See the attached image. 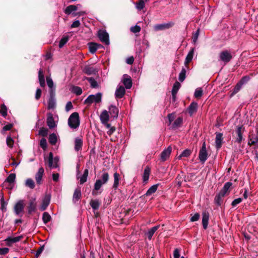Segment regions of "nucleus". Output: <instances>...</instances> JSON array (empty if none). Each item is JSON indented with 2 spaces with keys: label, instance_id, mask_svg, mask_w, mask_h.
<instances>
[{
  "label": "nucleus",
  "instance_id": "nucleus-8",
  "mask_svg": "<svg viewBox=\"0 0 258 258\" xmlns=\"http://www.w3.org/2000/svg\"><path fill=\"white\" fill-rule=\"evenodd\" d=\"M207 157L208 154L206 150V143L204 142L199 152V158L200 162L203 164L207 160Z\"/></svg>",
  "mask_w": 258,
  "mask_h": 258
},
{
  "label": "nucleus",
  "instance_id": "nucleus-3",
  "mask_svg": "<svg viewBox=\"0 0 258 258\" xmlns=\"http://www.w3.org/2000/svg\"><path fill=\"white\" fill-rule=\"evenodd\" d=\"M59 158L57 157L53 158V154L50 152L47 159H45V162L50 169L56 168L58 167Z\"/></svg>",
  "mask_w": 258,
  "mask_h": 258
},
{
  "label": "nucleus",
  "instance_id": "nucleus-41",
  "mask_svg": "<svg viewBox=\"0 0 258 258\" xmlns=\"http://www.w3.org/2000/svg\"><path fill=\"white\" fill-rule=\"evenodd\" d=\"M57 141V138L54 133L51 134L49 137V143L53 145L56 144Z\"/></svg>",
  "mask_w": 258,
  "mask_h": 258
},
{
  "label": "nucleus",
  "instance_id": "nucleus-19",
  "mask_svg": "<svg viewBox=\"0 0 258 258\" xmlns=\"http://www.w3.org/2000/svg\"><path fill=\"white\" fill-rule=\"evenodd\" d=\"M44 169L43 167H41L39 169L35 175V180L38 184H40L42 183V177L44 175Z\"/></svg>",
  "mask_w": 258,
  "mask_h": 258
},
{
  "label": "nucleus",
  "instance_id": "nucleus-42",
  "mask_svg": "<svg viewBox=\"0 0 258 258\" xmlns=\"http://www.w3.org/2000/svg\"><path fill=\"white\" fill-rule=\"evenodd\" d=\"M191 153V151L189 149L184 150L181 154L177 157L178 159H181L182 157H188Z\"/></svg>",
  "mask_w": 258,
  "mask_h": 258
},
{
  "label": "nucleus",
  "instance_id": "nucleus-31",
  "mask_svg": "<svg viewBox=\"0 0 258 258\" xmlns=\"http://www.w3.org/2000/svg\"><path fill=\"white\" fill-rule=\"evenodd\" d=\"M195 48H192L191 49V50L189 51L184 61V64L185 66H187L189 62H190L192 58L194 56V53Z\"/></svg>",
  "mask_w": 258,
  "mask_h": 258
},
{
  "label": "nucleus",
  "instance_id": "nucleus-26",
  "mask_svg": "<svg viewBox=\"0 0 258 258\" xmlns=\"http://www.w3.org/2000/svg\"><path fill=\"white\" fill-rule=\"evenodd\" d=\"M81 198V191L80 188H77L74 191L73 196V202L74 203L77 202Z\"/></svg>",
  "mask_w": 258,
  "mask_h": 258
},
{
  "label": "nucleus",
  "instance_id": "nucleus-56",
  "mask_svg": "<svg viewBox=\"0 0 258 258\" xmlns=\"http://www.w3.org/2000/svg\"><path fill=\"white\" fill-rule=\"evenodd\" d=\"M203 94L202 88H197L195 92L194 96L196 98H200Z\"/></svg>",
  "mask_w": 258,
  "mask_h": 258
},
{
  "label": "nucleus",
  "instance_id": "nucleus-36",
  "mask_svg": "<svg viewBox=\"0 0 258 258\" xmlns=\"http://www.w3.org/2000/svg\"><path fill=\"white\" fill-rule=\"evenodd\" d=\"M158 184H154L150 187L146 193L147 196H149L152 194L155 193L157 190Z\"/></svg>",
  "mask_w": 258,
  "mask_h": 258
},
{
  "label": "nucleus",
  "instance_id": "nucleus-27",
  "mask_svg": "<svg viewBox=\"0 0 258 258\" xmlns=\"http://www.w3.org/2000/svg\"><path fill=\"white\" fill-rule=\"evenodd\" d=\"M36 209V199H33L31 200L29 203L28 206V213L31 214L33 212H35Z\"/></svg>",
  "mask_w": 258,
  "mask_h": 258
},
{
  "label": "nucleus",
  "instance_id": "nucleus-13",
  "mask_svg": "<svg viewBox=\"0 0 258 258\" xmlns=\"http://www.w3.org/2000/svg\"><path fill=\"white\" fill-rule=\"evenodd\" d=\"M172 151V148L170 146L168 147L167 148L162 151L161 154V160L162 161H165L168 159L171 155Z\"/></svg>",
  "mask_w": 258,
  "mask_h": 258
},
{
  "label": "nucleus",
  "instance_id": "nucleus-32",
  "mask_svg": "<svg viewBox=\"0 0 258 258\" xmlns=\"http://www.w3.org/2000/svg\"><path fill=\"white\" fill-rule=\"evenodd\" d=\"M151 172V169L149 167L147 166L144 171V174L143 176V181L145 183L147 182L149 180V176Z\"/></svg>",
  "mask_w": 258,
  "mask_h": 258
},
{
  "label": "nucleus",
  "instance_id": "nucleus-52",
  "mask_svg": "<svg viewBox=\"0 0 258 258\" xmlns=\"http://www.w3.org/2000/svg\"><path fill=\"white\" fill-rule=\"evenodd\" d=\"M89 47L90 52L92 53H94L98 49V45L96 43H91Z\"/></svg>",
  "mask_w": 258,
  "mask_h": 258
},
{
  "label": "nucleus",
  "instance_id": "nucleus-1",
  "mask_svg": "<svg viewBox=\"0 0 258 258\" xmlns=\"http://www.w3.org/2000/svg\"><path fill=\"white\" fill-rule=\"evenodd\" d=\"M68 123L69 126L73 131H76L78 128L80 121L78 112H74L70 116Z\"/></svg>",
  "mask_w": 258,
  "mask_h": 258
},
{
  "label": "nucleus",
  "instance_id": "nucleus-33",
  "mask_svg": "<svg viewBox=\"0 0 258 258\" xmlns=\"http://www.w3.org/2000/svg\"><path fill=\"white\" fill-rule=\"evenodd\" d=\"M248 144L250 146L258 144V134L250 136Z\"/></svg>",
  "mask_w": 258,
  "mask_h": 258
},
{
  "label": "nucleus",
  "instance_id": "nucleus-58",
  "mask_svg": "<svg viewBox=\"0 0 258 258\" xmlns=\"http://www.w3.org/2000/svg\"><path fill=\"white\" fill-rule=\"evenodd\" d=\"M241 202H242L241 198H239L236 199L232 201V202L231 203V205L232 207H234L236 206H237L238 204L240 203Z\"/></svg>",
  "mask_w": 258,
  "mask_h": 258
},
{
  "label": "nucleus",
  "instance_id": "nucleus-50",
  "mask_svg": "<svg viewBox=\"0 0 258 258\" xmlns=\"http://www.w3.org/2000/svg\"><path fill=\"white\" fill-rule=\"evenodd\" d=\"M182 122V118L178 117L173 122L172 124L173 128H177L181 125Z\"/></svg>",
  "mask_w": 258,
  "mask_h": 258
},
{
  "label": "nucleus",
  "instance_id": "nucleus-47",
  "mask_svg": "<svg viewBox=\"0 0 258 258\" xmlns=\"http://www.w3.org/2000/svg\"><path fill=\"white\" fill-rule=\"evenodd\" d=\"M69 40V36H64L60 39L59 43V47L62 48L68 41Z\"/></svg>",
  "mask_w": 258,
  "mask_h": 258
},
{
  "label": "nucleus",
  "instance_id": "nucleus-23",
  "mask_svg": "<svg viewBox=\"0 0 258 258\" xmlns=\"http://www.w3.org/2000/svg\"><path fill=\"white\" fill-rule=\"evenodd\" d=\"M198 109V103L192 102L188 107V112L190 116H192L196 113Z\"/></svg>",
  "mask_w": 258,
  "mask_h": 258
},
{
  "label": "nucleus",
  "instance_id": "nucleus-46",
  "mask_svg": "<svg viewBox=\"0 0 258 258\" xmlns=\"http://www.w3.org/2000/svg\"><path fill=\"white\" fill-rule=\"evenodd\" d=\"M51 216L47 212H44L42 216V220L45 224L47 223L50 221Z\"/></svg>",
  "mask_w": 258,
  "mask_h": 258
},
{
  "label": "nucleus",
  "instance_id": "nucleus-51",
  "mask_svg": "<svg viewBox=\"0 0 258 258\" xmlns=\"http://www.w3.org/2000/svg\"><path fill=\"white\" fill-rule=\"evenodd\" d=\"M89 83L90 84L91 87L93 88H96L98 87V85L96 81L93 78H89L88 79Z\"/></svg>",
  "mask_w": 258,
  "mask_h": 258
},
{
  "label": "nucleus",
  "instance_id": "nucleus-49",
  "mask_svg": "<svg viewBox=\"0 0 258 258\" xmlns=\"http://www.w3.org/2000/svg\"><path fill=\"white\" fill-rule=\"evenodd\" d=\"M186 70L182 68L179 74L178 80L180 82H183L185 79Z\"/></svg>",
  "mask_w": 258,
  "mask_h": 258
},
{
  "label": "nucleus",
  "instance_id": "nucleus-22",
  "mask_svg": "<svg viewBox=\"0 0 258 258\" xmlns=\"http://www.w3.org/2000/svg\"><path fill=\"white\" fill-rule=\"evenodd\" d=\"M160 225L155 226L152 228L150 229L146 233L145 235L147 237L149 240H151L155 233V232L159 229Z\"/></svg>",
  "mask_w": 258,
  "mask_h": 258
},
{
  "label": "nucleus",
  "instance_id": "nucleus-28",
  "mask_svg": "<svg viewBox=\"0 0 258 258\" xmlns=\"http://www.w3.org/2000/svg\"><path fill=\"white\" fill-rule=\"evenodd\" d=\"M78 173H79V171H78L77 178H80V184H83L84 183H85L87 181V177L88 176V173H89L88 169H85L84 171V173H83V175L80 177H79L78 176Z\"/></svg>",
  "mask_w": 258,
  "mask_h": 258
},
{
  "label": "nucleus",
  "instance_id": "nucleus-64",
  "mask_svg": "<svg viewBox=\"0 0 258 258\" xmlns=\"http://www.w3.org/2000/svg\"><path fill=\"white\" fill-rule=\"evenodd\" d=\"M180 257V250L178 248H176L173 252L174 258H179Z\"/></svg>",
  "mask_w": 258,
  "mask_h": 258
},
{
  "label": "nucleus",
  "instance_id": "nucleus-63",
  "mask_svg": "<svg viewBox=\"0 0 258 258\" xmlns=\"http://www.w3.org/2000/svg\"><path fill=\"white\" fill-rule=\"evenodd\" d=\"M200 215L199 213H196L194 214L193 216H192L190 218V221L195 222L198 221L200 218Z\"/></svg>",
  "mask_w": 258,
  "mask_h": 258
},
{
  "label": "nucleus",
  "instance_id": "nucleus-34",
  "mask_svg": "<svg viewBox=\"0 0 258 258\" xmlns=\"http://www.w3.org/2000/svg\"><path fill=\"white\" fill-rule=\"evenodd\" d=\"M38 78H39V81L40 85L41 87H44L45 85V79H44V76L43 74V71L41 69H40L39 72H38Z\"/></svg>",
  "mask_w": 258,
  "mask_h": 258
},
{
  "label": "nucleus",
  "instance_id": "nucleus-6",
  "mask_svg": "<svg viewBox=\"0 0 258 258\" xmlns=\"http://www.w3.org/2000/svg\"><path fill=\"white\" fill-rule=\"evenodd\" d=\"M232 58V54L227 50L222 51L219 53V60L223 62L225 64L229 62Z\"/></svg>",
  "mask_w": 258,
  "mask_h": 258
},
{
  "label": "nucleus",
  "instance_id": "nucleus-14",
  "mask_svg": "<svg viewBox=\"0 0 258 258\" xmlns=\"http://www.w3.org/2000/svg\"><path fill=\"white\" fill-rule=\"evenodd\" d=\"M23 238V236L22 235L15 237L10 236L7 237L5 241L6 242L7 245L10 246L13 243L20 241Z\"/></svg>",
  "mask_w": 258,
  "mask_h": 258
},
{
  "label": "nucleus",
  "instance_id": "nucleus-38",
  "mask_svg": "<svg viewBox=\"0 0 258 258\" xmlns=\"http://www.w3.org/2000/svg\"><path fill=\"white\" fill-rule=\"evenodd\" d=\"M47 124L50 128H53L55 126V123L52 116H50L47 117Z\"/></svg>",
  "mask_w": 258,
  "mask_h": 258
},
{
  "label": "nucleus",
  "instance_id": "nucleus-9",
  "mask_svg": "<svg viewBox=\"0 0 258 258\" xmlns=\"http://www.w3.org/2000/svg\"><path fill=\"white\" fill-rule=\"evenodd\" d=\"M24 208V202L22 200L19 201L14 207V212L17 216L22 217Z\"/></svg>",
  "mask_w": 258,
  "mask_h": 258
},
{
  "label": "nucleus",
  "instance_id": "nucleus-53",
  "mask_svg": "<svg viewBox=\"0 0 258 258\" xmlns=\"http://www.w3.org/2000/svg\"><path fill=\"white\" fill-rule=\"evenodd\" d=\"M46 81L47 85L48 87L50 88V91L51 90H54L55 91V89L54 88L53 82L52 80L50 78L47 77Z\"/></svg>",
  "mask_w": 258,
  "mask_h": 258
},
{
  "label": "nucleus",
  "instance_id": "nucleus-16",
  "mask_svg": "<svg viewBox=\"0 0 258 258\" xmlns=\"http://www.w3.org/2000/svg\"><path fill=\"white\" fill-rule=\"evenodd\" d=\"M209 218V214L208 212L204 211L202 213V225L203 228L206 229L208 227Z\"/></svg>",
  "mask_w": 258,
  "mask_h": 258
},
{
  "label": "nucleus",
  "instance_id": "nucleus-57",
  "mask_svg": "<svg viewBox=\"0 0 258 258\" xmlns=\"http://www.w3.org/2000/svg\"><path fill=\"white\" fill-rule=\"evenodd\" d=\"M14 140L11 137H8L7 138V145L12 148L13 146Z\"/></svg>",
  "mask_w": 258,
  "mask_h": 258
},
{
  "label": "nucleus",
  "instance_id": "nucleus-24",
  "mask_svg": "<svg viewBox=\"0 0 258 258\" xmlns=\"http://www.w3.org/2000/svg\"><path fill=\"white\" fill-rule=\"evenodd\" d=\"M125 89L123 86H119L117 88L115 96L116 98H121L125 94Z\"/></svg>",
  "mask_w": 258,
  "mask_h": 258
},
{
  "label": "nucleus",
  "instance_id": "nucleus-21",
  "mask_svg": "<svg viewBox=\"0 0 258 258\" xmlns=\"http://www.w3.org/2000/svg\"><path fill=\"white\" fill-rule=\"evenodd\" d=\"M225 196V195L224 194L220 191L215 196L214 198V203L218 206H221L222 203L223 198Z\"/></svg>",
  "mask_w": 258,
  "mask_h": 258
},
{
  "label": "nucleus",
  "instance_id": "nucleus-11",
  "mask_svg": "<svg viewBox=\"0 0 258 258\" xmlns=\"http://www.w3.org/2000/svg\"><path fill=\"white\" fill-rule=\"evenodd\" d=\"M100 119L101 123L103 124L106 128H109L110 127V124L107 122L109 120V115L106 110H104L101 112L100 115Z\"/></svg>",
  "mask_w": 258,
  "mask_h": 258
},
{
  "label": "nucleus",
  "instance_id": "nucleus-20",
  "mask_svg": "<svg viewBox=\"0 0 258 258\" xmlns=\"http://www.w3.org/2000/svg\"><path fill=\"white\" fill-rule=\"evenodd\" d=\"M222 139V134L216 133L215 146L217 149H219L221 147Z\"/></svg>",
  "mask_w": 258,
  "mask_h": 258
},
{
  "label": "nucleus",
  "instance_id": "nucleus-40",
  "mask_svg": "<svg viewBox=\"0 0 258 258\" xmlns=\"http://www.w3.org/2000/svg\"><path fill=\"white\" fill-rule=\"evenodd\" d=\"M1 209L3 211V212H5L7 211V206L8 205V203L4 200V198L3 195H2L1 199Z\"/></svg>",
  "mask_w": 258,
  "mask_h": 258
},
{
  "label": "nucleus",
  "instance_id": "nucleus-39",
  "mask_svg": "<svg viewBox=\"0 0 258 258\" xmlns=\"http://www.w3.org/2000/svg\"><path fill=\"white\" fill-rule=\"evenodd\" d=\"M119 174L117 172L114 173L113 174L114 183L113 187L114 188H116L119 185Z\"/></svg>",
  "mask_w": 258,
  "mask_h": 258
},
{
  "label": "nucleus",
  "instance_id": "nucleus-59",
  "mask_svg": "<svg viewBox=\"0 0 258 258\" xmlns=\"http://www.w3.org/2000/svg\"><path fill=\"white\" fill-rule=\"evenodd\" d=\"M131 30L133 33H138L141 31V27L138 25H135L131 27Z\"/></svg>",
  "mask_w": 258,
  "mask_h": 258
},
{
  "label": "nucleus",
  "instance_id": "nucleus-30",
  "mask_svg": "<svg viewBox=\"0 0 258 258\" xmlns=\"http://www.w3.org/2000/svg\"><path fill=\"white\" fill-rule=\"evenodd\" d=\"M15 179H16V174L14 173H11L6 178L4 184H5L6 183H9L10 184V186H11V187H8V188H12L11 184H13L14 183V182L15 181Z\"/></svg>",
  "mask_w": 258,
  "mask_h": 258
},
{
  "label": "nucleus",
  "instance_id": "nucleus-43",
  "mask_svg": "<svg viewBox=\"0 0 258 258\" xmlns=\"http://www.w3.org/2000/svg\"><path fill=\"white\" fill-rule=\"evenodd\" d=\"M231 185L232 183L230 182L225 183L224 186L220 191L225 195Z\"/></svg>",
  "mask_w": 258,
  "mask_h": 258
},
{
  "label": "nucleus",
  "instance_id": "nucleus-29",
  "mask_svg": "<svg viewBox=\"0 0 258 258\" xmlns=\"http://www.w3.org/2000/svg\"><path fill=\"white\" fill-rule=\"evenodd\" d=\"M180 86V84L178 82H176L174 84L172 89V95L173 100H175L176 94L179 89Z\"/></svg>",
  "mask_w": 258,
  "mask_h": 258
},
{
  "label": "nucleus",
  "instance_id": "nucleus-4",
  "mask_svg": "<svg viewBox=\"0 0 258 258\" xmlns=\"http://www.w3.org/2000/svg\"><path fill=\"white\" fill-rule=\"evenodd\" d=\"M102 94L97 93L95 95H90L84 101L85 104H91L93 102L96 103L101 101Z\"/></svg>",
  "mask_w": 258,
  "mask_h": 258
},
{
  "label": "nucleus",
  "instance_id": "nucleus-45",
  "mask_svg": "<svg viewBox=\"0 0 258 258\" xmlns=\"http://www.w3.org/2000/svg\"><path fill=\"white\" fill-rule=\"evenodd\" d=\"M25 185L31 189H33L35 187V183L31 178H28L26 180Z\"/></svg>",
  "mask_w": 258,
  "mask_h": 258
},
{
  "label": "nucleus",
  "instance_id": "nucleus-60",
  "mask_svg": "<svg viewBox=\"0 0 258 258\" xmlns=\"http://www.w3.org/2000/svg\"><path fill=\"white\" fill-rule=\"evenodd\" d=\"M48 130L45 128H41L39 130V134L43 137H45L47 135Z\"/></svg>",
  "mask_w": 258,
  "mask_h": 258
},
{
  "label": "nucleus",
  "instance_id": "nucleus-44",
  "mask_svg": "<svg viewBox=\"0 0 258 258\" xmlns=\"http://www.w3.org/2000/svg\"><path fill=\"white\" fill-rule=\"evenodd\" d=\"M72 92L77 95H80L82 93V90L80 87L73 86L72 88Z\"/></svg>",
  "mask_w": 258,
  "mask_h": 258
},
{
  "label": "nucleus",
  "instance_id": "nucleus-5",
  "mask_svg": "<svg viewBox=\"0 0 258 258\" xmlns=\"http://www.w3.org/2000/svg\"><path fill=\"white\" fill-rule=\"evenodd\" d=\"M81 7V5L78 4L76 6L75 5H70L68 6L64 10V13L66 14L69 15L72 13L73 16H81L83 14H84L85 12H80L78 13H73L74 11H77L78 9V8Z\"/></svg>",
  "mask_w": 258,
  "mask_h": 258
},
{
  "label": "nucleus",
  "instance_id": "nucleus-10",
  "mask_svg": "<svg viewBox=\"0 0 258 258\" xmlns=\"http://www.w3.org/2000/svg\"><path fill=\"white\" fill-rule=\"evenodd\" d=\"M174 25V22H169L168 23L159 24L154 25V29L155 31H161L168 29L171 28Z\"/></svg>",
  "mask_w": 258,
  "mask_h": 258
},
{
  "label": "nucleus",
  "instance_id": "nucleus-7",
  "mask_svg": "<svg viewBox=\"0 0 258 258\" xmlns=\"http://www.w3.org/2000/svg\"><path fill=\"white\" fill-rule=\"evenodd\" d=\"M98 37L100 40L105 44H109V35L105 30H99L98 32Z\"/></svg>",
  "mask_w": 258,
  "mask_h": 258
},
{
  "label": "nucleus",
  "instance_id": "nucleus-61",
  "mask_svg": "<svg viewBox=\"0 0 258 258\" xmlns=\"http://www.w3.org/2000/svg\"><path fill=\"white\" fill-rule=\"evenodd\" d=\"M249 79H250L249 77H248V76H244V77L242 78V79L240 81L239 83L241 84H242V85L246 83L249 80Z\"/></svg>",
  "mask_w": 258,
  "mask_h": 258
},
{
  "label": "nucleus",
  "instance_id": "nucleus-12",
  "mask_svg": "<svg viewBox=\"0 0 258 258\" xmlns=\"http://www.w3.org/2000/svg\"><path fill=\"white\" fill-rule=\"evenodd\" d=\"M55 92L54 90H51L48 100V108L49 109H53L55 107Z\"/></svg>",
  "mask_w": 258,
  "mask_h": 258
},
{
  "label": "nucleus",
  "instance_id": "nucleus-35",
  "mask_svg": "<svg viewBox=\"0 0 258 258\" xmlns=\"http://www.w3.org/2000/svg\"><path fill=\"white\" fill-rule=\"evenodd\" d=\"M109 113L113 117H117L118 114V110L115 106L111 105L109 108Z\"/></svg>",
  "mask_w": 258,
  "mask_h": 258
},
{
  "label": "nucleus",
  "instance_id": "nucleus-18",
  "mask_svg": "<svg viewBox=\"0 0 258 258\" xmlns=\"http://www.w3.org/2000/svg\"><path fill=\"white\" fill-rule=\"evenodd\" d=\"M74 149L76 152L82 150L83 147V140L80 137H76L74 142Z\"/></svg>",
  "mask_w": 258,
  "mask_h": 258
},
{
  "label": "nucleus",
  "instance_id": "nucleus-54",
  "mask_svg": "<svg viewBox=\"0 0 258 258\" xmlns=\"http://www.w3.org/2000/svg\"><path fill=\"white\" fill-rule=\"evenodd\" d=\"M0 113L4 117L6 116L7 115V108L4 104L2 105L1 106Z\"/></svg>",
  "mask_w": 258,
  "mask_h": 258
},
{
  "label": "nucleus",
  "instance_id": "nucleus-62",
  "mask_svg": "<svg viewBox=\"0 0 258 258\" xmlns=\"http://www.w3.org/2000/svg\"><path fill=\"white\" fill-rule=\"evenodd\" d=\"M9 251V248L7 247L0 248V254L5 255L8 253Z\"/></svg>",
  "mask_w": 258,
  "mask_h": 258
},
{
  "label": "nucleus",
  "instance_id": "nucleus-15",
  "mask_svg": "<svg viewBox=\"0 0 258 258\" xmlns=\"http://www.w3.org/2000/svg\"><path fill=\"white\" fill-rule=\"evenodd\" d=\"M50 201V196L48 195H46L42 200V203L40 207L41 211L45 210L49 206Z\"/></svg>",
  "mask_w": 258,
  "mask_h": 258
},
{
  "label": "nucleus",
  "instance_id": "nucleus-37",
  "mask_svg": "<svg viewBox=\"0 0 258 258\" xmlns=\"http://www.w3.org/2000/svg\"><path fill=\"white\" fill-rule=\"evenodd\" d=\"M90 204L94 210H98L100 206V203L98 200H92Z\"/></svg>",
  "mask_w": 258,
  "mask_h": 258
},
{
  "label": "nucleus",
  "instance_id": "nucleus-17",
  "mask_svg": "<svg viewBox=\"0 0 258 258\" xmlns=\"http://www.w3.org/2000/svg\"><path fill=\"white\" fill-rule=\"evenodd\" d=\"M122 82L126 89H130L132 86V81L131 78L127 75H124L123 76Z\"/></svg>",
  "mask_w": 258,
  "mask_h": 258
},
{
  "label": "nucleus",
  "instance_id": "nucleus-2",
  "mask_svg": "<svg viewBox=\"0 0 258 258\" xmlns=\"http://www.w3.org/2000/svg\"><path fill=\"white\" fill-rule=\"evenodd\" d=\"M109 179V174L107 172H104L101 175V179H97L94 183L93 195H97L95 191H98L100 189L102 185L106 183Z\"/></svg>",
  "mask_w": 258,
  "mask_h": 258
},
{
  "label": "nucleus",
  "instance_id": "nucleus-25",
  "mask_svg": "<svg viewBox=\"0 0 258 258\" xmlns=\"http://www.w3.org/2000/svg\"><path fill=\"white\" fill-rule=\"evenodd\" d=\"M242 126H238L235 131L237 136L235 142H237L238 143H240L242 140Z\"/></svg>",
  "mask_w": 258,
  "mask_h": 258
},
{
  "label": "nucleus",
  "instance_id": "nucleus-48",
  "mask_svg": "<svg viewBox=\"0 0 258 258\" xmlns=\"http://www.w3.org/2000/svg\"><path fill=\"white\" fill-rule=\"evenodd\" d=\"M145 1L144 0H140L138 3H136V8L137 10L141 11L145 7Z\"/></svg>",
  "mask_w": 258,
  "mask_h": 258
},
{
  "label": "nucleus",
  "instance_id": "nucleus-55",
  "mask_svg": "<svg viewBox=\"0 0 258 258\" xmlns=\"http://www.w3.org/2000/svg\"><path fill=\"white\" fill-rule=\"evenodd\" d=\"M40 146L44 150H46L47 147V141L45 138H42L41 139Z\"/></svg>",
  "mask_w": 258,
  "mask_h": 258
}]
</instances>
